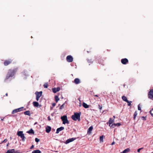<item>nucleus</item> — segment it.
Returning a JSON list of instances; mask_svg holds the SVG:
<instances>
[{"label": "nucleus", "instance_id": "52", "mask_svg": "<svg viewBox=\"0 0 153 153\" xmlns=\"http://www.w3.org/2000/svg\"><path fill=\"white\" fill-rule=\"evenodd\" d=\"M18 152V151H17L16 152Z\"/></svg>", "mask_w": 153, "mask_h": 153}, {"label": "nucleus", "instance_id": "47", "mask_svg": "<svg viewBox=\"0 0 153 153\" xmlns=\"http://www.w3.org/2000/svg\"><path fill=\"white\" fill-rule=\"evenodd\" d=\"M151 115L152 116H153V114H152V113H151Z\"/></svg>", "mask_w": 153, "mask_h": 153}, {"label": "nucleus", "instance_id": "17", "mask_svg": "<svg viewBox=\"0 0 153 153\" xmlns=\"http://www.w3.org/2000/svg\"><path fill=\"white\" fill-rule=\"evenodd\" d=\"M114 120H112L111 118H110L109 121V126L110 127L111 124L114 122Z\"/></svg>", "mask_w": 153, "mask_h": 153}, {"label": "nucleus", "instance_id": "1", "mask_svg": "<svg viewBox=\"0 0 153 153\" xmlns=\"http://www.w3.org/2000/svg\"><path fill=\"white\" fill-rule=\"evenodd\" d=\"M81 113L79 112V113H75L74 114L72 115L71 118L74 121H76L78 120L79 121L80 120V116Z\"/></svg>", "mask_w": 153, "mask_h": 153}, {"label": "nucleus", "instance_id": "7", "mask_svg": "<svg viewBox=\"0 0 153 153\" xmlns=\"http://www.w3.org/2000/svg\"><path fill=\"white\" fill-rule=\"evenodd\" d=\"M5 153H19V152H15V149H13L8 150Z\"/></svg>", "mask_w": 153, "mask_h": 153}, {"label": "nucleus", "instance_id": "4", "mask_svg": "<svg viewBox=\"0 0 153 153\" xmlns=\"http://www.w3.org/2000/svg\"><path fill=\"white\" fill-rule=\"evenodd\" d=\"M17 135L19 137H20L22 139V141H25V137L23 134L22 131H18L17 133Z\"/></svg>", "mask_w": 153, "mask_h": 153}, {"label": "nucleus", "instance_id": "31", "mask_svg": "<svg viewBox=\"0 0 153 153\" xmlns=\"http://www.w3.org/2000/svg\"><path fill=\"white\" fill-rule=\"evenodd\" d=\"M23 108H24L23 107H21V108H17V109L18 110V111H19H19H22L23 110L22 109Z\"/></svg>", "mask_w": 153, "mask_h": 153}, {"label": "nucleus", "instance_id": "8", "mask_svg": "<svg viewBox=\"0 0 153 153\" xmlns=\"http://www.w3.org/2000/svg\"><path fill=\"white\" fill-rule=\"evenodd\" d=\"M121 62L122 64H126L128 62V60L127 59L125 58L122 59L121 60Z\"/></svg>", "mask_w": 153, "mask_h": 153}, {"label": "nucleus", "instance_id": "42", "mask_svg": "<svg viewBox=\"0 0 153 153\" xmlns=\"http://www.w3.org/2000/svg\"><path fill=\"white\" fill-rule=\"evenodd\" d=\"M34 147V146L33 145H32L31 147H30V149H32Z\"/></svg>", "mask_w": 153, "mask_h": 153}, {"label": "nucleus", "instance_id": "9", "mask_svg": "<svg viewBox=\"0 0 153 153\" xmlns=\"http://www.w3.org/2000/svg\"><path fill=\"white\" fill-rule=\"evenodd\" d=\"M121 124L119 123H113L111 126H110V127L111 128H114L116 126H119Z\"/></svg>", "mask_w": 153, "mask_h": 153}, {"label": "nucleus", "instance_id": "37", "mask_svg": "<svg viewBox=\"0 0 153 153\" xmlns=\"http://www.w3.org/2000/svg\"><path fill=\"white\" fill-rule=\"evenodd\" d=\"M143 149V148H140V149H138V150H137V152H140V150L141 149Z\"/></svg>", "mask_w": 153, "mask_h": 153}, {"label": "nucleus", "instance_id": "2", "mask_svg": "<svg viewBox=\"0 0 153 153\" xmlns=\"http://www.w3.org/2000/svg\"><path fill=\"white\" fill-rule=\"evenodd\" d=\"M61 119L62 121V123L64 124H68L69 123V121L68 120L67 117L66 115H64L62 116L61 117Z\"/></svg>", "mask_w": 153, "mask_h": 153}, {"label": "nucleus", "instance_id": "49", "mask_svg": "<svg viewBox=\"0 0 153 153\" xmlns=\"http://www.w3.org/2000/svg\"><path fill=\"white\" fill-rule=\"evenodd\" d=\"M52 109H53V108L52 107H51V109L52 110Z\"/></svg>", "mask_w": 153, "mask_h": 153}, {"label": "nucleus", "instance_id": "15", "mask_svg": "<svg viewBox=\"0 0 153 153\" xmlns=\"http://www.w3.org/2000/svg\"><path fill=\"white\" fill-rule=\"evenodd\" d=\"M51 130V128L49 126H48L46 128V131L48 133L50 132Z\"/></svg>", "mask_w": 153, "mask_h": 153}, {"label": "nucleus", "instance_id": "46", "mask_svg": "<svg viewBox=\"0 0 153 153\" xmlns=\"http://www.w3.org/2000/svg\"><path fill=\"white\" fill-rule=\"evenodd\" d=\"M94 96L95 97H98V96L97 95H95Z\"/></svg>", "mask_w": 153, "mask_h": 153}, {"label": "nucleus", "instance_id": "18", "mask_svg": "<svg viewBox=\"0 0 153 153\" xmlns=\"http://www.w3.org/2000/svg\"><path fill=\"white\" fill-rule=\"evenodd\" d=\"M130 151V149L129 148H127L125 149L121 153H126Z\"/></svg>", "mask_w": 153, "mask_h": 153}, {"label": "nucleus", "instance_id": "22", "mask_svg": "<svg viewBox=\"0 0 153 153\" xmlns=\"http://www.w3.org/2000/svg\"><path fill=\"white\" fill-rule=\"evenodd\" d=\"M24 114L25 115H27L28 116L30 115V111H25L24 112Z\"/></svg>", "mask_w": 153, "mask_h": 153}, {"label": "nucleus", "instance_id": "40", "mask_svg": "<svg viewBox=\"0 0 153 153\" xmlns=\"http://www.w3.org/2000/svg\"><path fill=\"white\" fill-rule=\"evenodd\" d=\"M40 97H36V100L38 101L39 100V99Z\"/></svg>", "mask_w": 153, "mask_h": 153}, {"label": "nucleus", "instance_id": "26", "mask_svg": "<svg viewBox=\"0 0 153 153\" xmlns=\"http://www.w3.org/2000/svg\"><path fill=\"white\" fill-rule=\"evenodd\" d=\"M19 112L18 111V110L17 109H15L12 112V114H14L17 112Z\"/></svg>", "mask_w": 153, "mask_h": 153}, {"label": "nucleus", "instance_id": "21", "mask_svg": "<svg viewBox=\"0 0 153 153\" xmlns=\"http://www.w3.org/2000/svg\"><path fill=\"white\" fill-rule=\"evenodd\" d=\"M11 62V61H6L4 62V65L6 66L9 64Z\"/></svg>", "mask_w": 153, "mask_h": 153}, {"label": "nucleus", "instance_id": "39", "mask_svg": "<svg viewBox=\"0 0 153 153\" xmlns=\"http://www.w3.org/2000/svg\"><path fill=\"white\" fill-rule=\"evenodd\" d=\"M99 109L100 110H101L102 109V106H100V105H99Z\"/></svg>", "mask_w": 153, "mask_h": 153}, {"label": "nucleus", "instance_id": "23", "mask_svg": "<svg viewBox=\"0 0 153 153\" xmlns=\"http://www.w3.org/2000/svg\"><path fill=\"white\" fill-rule=\"evenodd\" d=\"M41 152L40 150L38 149H37L33 151L32 153H41Z\"/></svg>", "mask_w": 153, "mask_h": 153}, {"label": "nucleus", "instance_id": "33", "mask_svg": "<svg viewBox=\"0 0 153 153\" xmlns=\"http://www.w3.org/2000/svg\"><path fill=\"white\" fill-rule=\"evenodd\" d=\"M44 86L45 88H47L48 87V85L47 83H45L44 85Z\"/></svg>", "mask_w": 153, "mask_h": 153}, {"label": "nucleus", "instance_id": "27", "mask_svg": "<svg viewBox=\"0 0 153 153\" xmlns=\"http://www.w3.org/2000/svg\"><path fill=\"white\" fill-rule=\"evenodd\" d=\"M103 137H104V136H102L100 137V142H103Z\"/></svg>", "mask_w": 153, "mask_h": 153}, {"label": "nucleus", "instance_id": "25", "mask_svg": "<svg viewBox=\"0 0 153 153\" xmlns=\"http://www.w3.org/2000/svg\"><path fill=\"white\" fill-rule=\"evenodd\" d=\"M27 132L29 134H33L34 133V131L32 129H30V130L27 131Z\"/></svg>", "mask_w": 153, "mask_h": 153}, {"label": "nucleus", "instance_id": "30", "mask_svg": "<svg viewBox=\"0 0 153 153\" xmlns=\"http://www.w3.org/2000/svg\"><path fill=\"white\" fill-rule=\"evenodd\" d=\"M65 105V103H64L60 107V109H62L64 107V105Z\"/></svg>", "mask_w": 153, "mask_h": 153}, {"label": "nucleus", "instance_id": "13", "mask_svg": "<svg viewBox=\"0 0 153 153\" xmlns=\"http://www.w3.org/2000/svg\"><path fill=\"white\" fill-rule=\"evenodd\" d=\"M75 139H74V138H71V139H68L65 141V143L66 144H67L73 141Z\"/></svg>", "mask_w": 153, "mask_h": 153}, {"label": "nucleus", "instance_id": "45", "mask_svg": "<svg viewBox=\"0 0 153 153\" xmlns=\"http://www.w3.org/2000/svg\"><path fill=\"white\" fill-rule=\"evenodd\" d=\"M4 117H3V118H2V119H1V121H3V120H4Z\"/></svg>", "mask_w": 153, "mask_h": 153}, {"label": "nucleus", "instance_id": "43", "mask_svg": "<svg viewBox=\"0 0 153 153\" xmlns=\"http://www.w3.org/2000/svg\"><path fill=\"white\" fill-rule=\"evenodd\" d=\"M48 120H49V121H50L51 120V119L50 117H48Z\"/></svg>", "mask_w": 153, "mask_h": 153}, {"label": "nucleus", "instance_id": "35", "mask_svg": "<svg viewBox=\"0 0 153 153\" xmlns=\"http://www.w3.org/2000/svg\"><path fill=\"white\" fill-rule=\"evenodd\" d=\"M7 141V139H5L2 142V143H6Z\"/></svg>", "mask_w": 153, "mask_h": 153}, {"label": "nucleus", "instance_id": "19", "mask_svg": "<svg viewBox=\"0 0 153 153\" xmlns=\"http://www.w3.org/2000/svg\"><path fill=\"white\" fill-rule=\"evenodd\" d=\"M82 105L83 107L85 108H89L88 105L85 102L83 103Z\"/></svg>", "mask_w": 153, "mask_h": 153}, {"label": "nucleus", "instance_id": "32", "mask_svg": "<svg viewBox=\"0 0 153 153\" xmlns=\"http://www.w3.org/2000/svg\"><path fill=\"white\" fill-rule=\"evenodd\" d=\"M128 103V105L129 106H130L131 105V103L132 102L131 101H129L128 100V101L126 102Z\"/></svg>", "mask_w": 153, "mask_h": 153}, {"label": "nucleus", "instance_id": "44", "mask_svg": "<svg viewBox=\"0 0 153 153\" xmlns=\"http://www.w3.org/2000/svg\"><path fill=\"white\" fill-rule=\"evenodd\" d=\"M115 144V142H113L111 143V145H113Z\"/></svg>", "mask_w": 153, "mask_h": 153}, {"label": "nucleus", "instance_id": "16", "mask_svg": "<svg viewBox=\"0 0 153 153\" xmlns=\"http://www.w3.org/2000/svg\"><path fill=\"white\" fill-rule=\"evenodd\" d=\"M93 129V127L92 126H90L88 130V134H90L91 133V131Z\"/></svg>", "mask_w": 153, "mask_h": 153}, {"label": "nucleus", "instance_id": "5", "mask_svg": "<svg viewBox=\"0 0 153 153\" xmlns=\"http://www.w3.org/2000/svg\"><path fill=\"white\" fill-rule=\"evenodd\" d=\"M148 97L149 98L153 100V89H151L148 93Z\"/></svg>", "mask_w": 153, "mask_h": 153}, {"label": "nucleus", "instance_id": "12", "mask_svg": "<svg viewBox=\"0 0 153 153\" xmlns=\"http://www.w3.org/2000/svg\"><path fill=\"white\" fill-rule=\"evenodd\" d=\"M74 82L76 84H77L79 83L80 82V79L78 78H75L74 81Z\"/></svg>", "mask_w": 153, "mask_h": 153}, {"label": "nucleus", "instance_id": "41", "mask_svg": "<svg viewBox=\"0 0 153 153\" xmlns=\"http://www.w3.org/2000/svg\"><path fill=\"white\" fill-rule=\"evenodd\" d=\"M52 105L53 106V107H54L55 106V105H56V104L55 103H53L52 104Z\"/></svg>", "mask_w": 153, "mask_h": 153}, {"label": "nucleus", "instance_id": "28", "mask_svg": "<svg viewBox=\"0 0 153 153\" xmlns=\"http://www.w3.org/2000/svg\"><path fill=\"white\" fill-rule=\"evenodd\" d=\"M55 99L56 101V102H57L59 100L58 97L57 96H55Z\"/></svg>", "mask_w": 153, "mask_h": 153}, {"label": "nucleus", "instance_id": "51", "mask_svg": "<svg viewBox=\"0 0 153 153\" xmlns=\"http://www.w3.org/2000/svg\"><path fill=\"white\" fill-rule=\"evenodd\" d=\"M56 152H58L57 151H55Z\"/></svg>", "mask_w": 153, "mask_h": 153}, {"label": "nucleus", "instance_id": "24", "mask_svg": "<svg viewBox=\"0 0 153 153\" xmlns=\"http://www.w3.org/2000/svg\"><path fill=\"white\" fill-rule=\"evenodd\" d=\"M122 99L125 102L128 101V100H127V97L125 96H123L122 97Z\"/></svg>", "mask_w": 153, "mask_h": 153}, {"label": "nucleus", "instance_id": "20", "mask_svg": "<svg viewBox=\"0 0 153 153\" xmlns=\"http://www.w3.org/2000/svg\"><path fill=\"white\" fill-rule=\"evenodd\" d=\"M33 104L34 106L38 107L39 105V104L38 102H33Z\"/></svg>", "mask_w": 153, "mask_h": 153}, {"label": "nucleus", "instance_id": "11", "mask_svg": "<svg viewBox=\"0 0 153 153\" xmlns=\"http://www.w3.org/2000/svg\"><path fill=\"white\" fill-rule=\"evenodd\" d=\"M60 90L59 87H57L56 88H54L52 89V91L54 93H56L57 92L59 91Z\"/></svg>", "mask_w": 153, "mask_h": 153}, {"label": "nucleus", "instance_id": "29", "mask_svg": "<svg viewBox=\"0 0 153 153\" xmlns=\"http://www.w3.org/2000/svg\"><path fill=\"white\" fill-rule=\"evenodd\" d=\"M137 111H135L134 113V120L135 119L137 115Z\"/></svg>", "mask_w": 153, "mask_h": 153}, {"label": "nucleus", "instance_id": "3", "mask_svg": "<svg viewBox=\"0 0 153 153\" xmlns=\"http://www.w3.org/2000/svg\"><path fill=\"white\" fill-rule=\"evenodd\" d=\"M14 74V71L13 70H9L7 75L6 79H7L10 77H12Z\"/></svg>", "mask_w": 153, "mask_h": 153}, {"label": "nucleus", "instance_id": "36", "mask_svg": "<svg viewBox=\"0 0 153 153\" xmlns=\"http://www.w3.org/2000/svg\"><path fill=\"white\" fill-rule=\"evenodd\" d=\"M138 110H141V108L140 106V104L138 106Z\"/></svg>", "mask_w": 153, "mask_h": 153}, {"label": "nucleus", "instance_id": "10", "mask_svg": "<svg viewBox=\"0 0 153 153\" xmlns=\"http://www.w3.org/2000/svg\"><path fill=\"white\" fill-rule=\"evenodd\" d=\"M64 129V128L63 127H60L58 128L56 131V133L58 134L59 133V132L63 130Z\"/></svg>", "mask_w": 153, "mask_h": 153}, {"label": "nucleus", "instance_id": "48", "mask_svg": "<svg viewBox=\"0 0 153 153\" xmlns=\"http://www.w3.org/2000/svg\"><path fill=\"white\" fill-rule=\"evenodd\" d=\"M5 95L6 96H7V95H8V94H7V93H6V94H5Z\"/></svg>", "mask_w": 153, "mask_h": 153}, {"label": "nucleus", "instance_id": "6", "mask_svg": "<svg viewBox=\"0 0 153 153\" xmlns=\"http://www.w3.org/2000/svg\"><path fill=\"white\" fill-rule=\"evenodd\" d=\"M66 59L68 62H71L73 61V58L71 56L69 55L67 57Z\"/></svg>", "mask_w": 153, "mask_h": 153}, {"label": "nucleus", "instance_id": "38", "mask_svg": "<svg viewBox=\"0 0 153 153\" xmlns=\"http://www.w3.org/2000/svg\"><path fill=\"white\" fill-rule=\"evenodd\" d=\"M142 118L143 119V120H146V118L144 117H142Z\"/></svg>", "mask_w": 153, "mask_h": 153}, {"label": "nucleus", "instance_id": "14", "mask_svg": "<svg viewBox=\"0 0 153 153\" xmlns=\"http://www.w3.org/2000/svg\"><path fill=\"white\" fill-rule=\"evenodd\" d=\"M42 92L41 91L39 92H36V97H40L42 95Z\"/></svg>", "mask_w": 153, "mask_h": 153}, {"label": "nucleus", "instance_id": "50", "mask_svg": "<svg viewBox=\"0 0 153 153\" xmlns=\"http://www.w3.org/2000/svg\"><path fill=\"white\" fill-rule=\"evenodd\" d=\"M115 116H113V117H114V118H115Z\"/></svg>", "mask_w": 153, "mask_h": 153}, {"label": "nucleus", "instance_id": "34", "mask_svg": "<svg viewBox=\"0 0 153 153\" xmlns=\"http://www.w3.org/2000/svg\"><path fill=\"white\" fill-rule=\"evenodd\" d=\"M35 141L36 142H38L39 141V139L36 138L35 139Z\"/></svg>", "mask_w": 153, "mask_h": 153}]
</instances>
